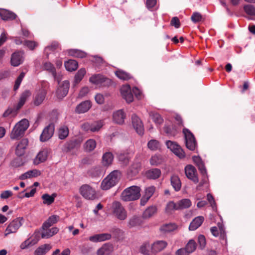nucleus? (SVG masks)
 Masks as SVG:
<instances>
[{"label": "nucleus", "mask_w": 255, "mask_h": 255, "mask_svg": "<svg viewBox=\"0 0 255 255\" xmlns=\"http://www.w3.org/2000/svg\"><path fill=\"white\" fill-rule=\"evenodd\" d=\"M140 188L131 186L125 189L121 194V198L124 201H131L138 199L140 197Z\"/></svg>", "instance_id": "f257e3e1"}, {"label": "nucleus", "mask_w": 255, "mask_h": 255, "mask_svg": "<svg viewBox=\"0 0 255 255\" xmlns=\"http://www.w3.org/2000/svg\"><path fill=\"white\" fill-rule=\"evenodd\" d=\"M29 126V124L27 120L25 119L21 120L13 128L10 135V138L17 139L22 136Z\"/></svg>", "instance_id": "f03ea898"}, {"label": "nucleus", "mask_w": 255, "mask_h": 255, "mask_svg": "<svg viewBox=\"0 0 255 255\" xmlns=\"http://www.w3.org/2000/svg\"><path fill=\"white\" fill-rule=\"evenodd\" d=\"M120 173L117 170L112 172L103 180L101 185V188L107 190L115 186L120 179Z\"/></svg>", "instance_id": "7ed1b4c3"}, {"label": "nucleus", "mask_w": 255, "mask_h": 255, "mask_svg": "<svg viewBox=\"0 0 255 255\" xmlns=\"http://www.w3.org/2000/svg\"><path fill=\"white\" fill-rule=\"evenodd\" d=\"M79 192L81 196L86 200H94L98 198L95 189L88 184L81 186L79 189Z\"/></svg>", "instance_id": "20e7f679"}, {"label": "nucleus", "mask_w": 255, "mask_h": 255, "mask_svg": "<svg viewBox=\"0 0 255 255\" xmlns=\"http://www.w3.org/2000/svg\"><path fill=\"white\" fill-rule=\"evenodd\" d=\"M112 209L113 214L118 219L125 220L127 218V212L119 202H114L112 204Z\"/></svg>", "instance_id": "39448f33"}, {"label": "nucleus", "mask_w": 255, "mask_h": 255, "mask_svg": "<svg viewBox=\"0 0 255 255\" xmlns=\"http://www.w3.org/2000/svg\"><path fill=\"white\" fill-rule=\"evenodd\" d=\"M89 81L99 87H108L112 83L111 79L101 74L93 75L90 78Z\"/></svg>", "instance_id": "423d86ee"}, {"label": "nucleus", "mask_w": 255, "mask_h": 255, "mask_svg": "<svg viewBox=\"0 0 255 255\" xmlns=\"http://www.w3.org/2000/svg\"><path fill=\"white\" fill-rule=\"evenodd\" d=\"M103 125V122L100 120L92 123H84L81 125V128L86 131H90L95 132L99 131Z\"/></svg>", "instance_id": "0eeeda50"}, {"label": "nucleus", "mask_w": 255, "mask_h": 255, "mask_svg": "<svg viewBox=\"0 0 255 255\" xmlns=\"http://www.w3.org/2000/svg\"><path fill=\"white\" fill-rule=\"evenodd\" d=\"M183 132L184 134L186 146L187 148L190 150H195L197 145V143L193 134L186 128H184Z\"/></svg>", "instance_id": "6e6552de"}, {"label": "nucleus", "mask_w": 255, "mask_h": 255, "mask_svg": "<svg viewBox=\"0 0 255 255\" xmlns=\"http://www.w3.org/2000/svg\"><path fill=\"white\" fill-rule=\"evenodd\" d=\"M22 221V218H17L10 222L5 230L4 236L6 237L10 234L16 233L18 229L21 226Z\"/></svg>", "instance_id": "1a4fd4ad"}, {"label": "nucleus", "mask_w": 255, "mask_h": 255, "mask_svg": "<svg viewBox=\"0 0 255 255\" xmlns=\"http://www.w3.org/2000/svg\"><path fill=\"white\" fill-rule=\"evenodd\" d=\"M55 126L53 124H50L43 130L40 136V140L42 142L48 140L53 136L54 132Z\"/></svg>", "instance_id": "9d476101"}, {"label": "nucleus", "mask_w": 255, "mask_h": 255, "mask_svg": "<svg viewBox=\"0 0 255 255\" xmlns=\"http://www.w3.org/2000/svg\"><path fill=\"white\" fill-rule=\"evenodd\" d=\"M166 145L168 148L170 149L179 158H182L185 157V154L183 149L176 142L168 140L166 142Z\"/></svg>", "instance_id": "9b49d317"}, {"label": "nucleus", "mask_w": 255, "mask_h": 255, "mask_svg": "<svg viewBox=\"0 0 255 255\" xmlns=\"http://www.w3.org/2000/svg\"><path fill=\"white\" fill-rule=\"evenodd\" d=\"M132 93V90H131L130 86L128 85H124L121 88V95L128 103H130L133 101Z\"/></svg>", "instance_id": "f8f14e48"}, {"label": "nucleus", "mask_w": 255, "mask_h": 255, "mask_svg": "<svg viewBox=\"0 0 255 255\" xmlns=\"http://www.w3.org/2000/svg\"><path fill=\"white\" fill-rule=\"evenodd\" d=\"M131 120L132 126L136 132L139 135H143L144 133V128L140 119L135 115H133L131 117Z\"/></svg>", "instance_id": "ddd939ff"}, {"label": "nucleus", "mask_w": 255, "mask_h": 255, "mask_svg": "<svg viewBox=\"0 0 255 255\" xmlns=\"http://www.w3.org/2000/svg\"><path fill=\"white\" fill-rule=\"evenodd\" d=\"M185 172L187 177L195 183L198 182L199 180L196 174V168L191 165H187L185 168Z\"/></svg>", "instance_id": "4468645a"}, {"label": "nucleus", "mask_w": 255, "mask_h": 255, "mask_svg": "<svg viewBox=\"0 0 255 255\" xmlns=\"http://www.w3.org/2000/svg\"><path fill=\"white\" fill-rule=\"evenodd\" d=\"M82 141V138L80 137L71 139L64 144L63 150L65 152H69L72 149L79 146Z\"/></svg>", "instance_id": "2eb2a0df"}, {"label": "nucleus", "mask_w": 255, "mask_h": 255, "mask_svg": "<svg viewBox=\"0 0 255 255\" xmlns=\"http://www.w3.org/2000/svg\"><path fill=\"white\" fill-rule=\"evenodd\" d=\"M112 236L110 234L103 233L90 236L89 238V240L93 243H97L110 240Z\"/></svg>", "instance_id": "dca6fc26"}, {"label": "nucleus", "mask_w": 255, "mask_h": 255, "mask_svg": "<svg viewBox=\"0 0 255 255\" xmlns=\"http://www.w3.org/2000/svg\"><path fill=\"white\" fill-rule=\"evenodd\" d=\"M141 166V160L136 156L133 163L128 169V174H130L131 176L137 174L140 171Z\"/></svg>", "instance_id": "f3484780"}, {"label": "nucleus", "mask_w": 255, "mask_h": 255, "mask_svg": "<svg viewBox=\"0 0 255 255\" xmlns=\"http://www.w3.org/2000/svg\"><path fill=\"white\" fill-rule=\"evenodd\" d=\"M69 82L65 80L63 82L62 85L59 86L57 91V95L58 98L62 99L68 94L69 89Z\"/></svg>", "instance_id": "a211bd4d"}, {"label": "nucleus", "mask_w": 255, "mask_h": 255, "mask_svg": "<svg viewBox=\"0 0 255 255\" xmlns=\"http://www.w3.org/2000/svg\"><path fill=\"white\" fill-rule=\"evenodd\" d=\"M28 141L27 138H23L17 144L15 153L18 156H21L25 153V149L28 145Z\"/></svg>", "instance_id": "6ab92c4d"}, {"label": "nucleus", "mask_w": 255, "mask_h": 255, "mask_svg": "<svg viewBox=\"0 0 255 255\" xmlns=\"http://www.w3.org/2000/svg\"><path fill=\"white\" fill-rule=\"evenodd\" d=\"M23 61V53L17 51L13 53L11 56V64L13 66H18Z\"/></svg>", "instance_id": "aec40b11"}, {"label": "nucleus", "mask_w": 255, "mask_h": 255, "mask_svg": "<svg viewBox=\"0 0 255 255\" xmlns=\"http://www.w3.org/2000/svg\"><path fill=\"white\" fill-rule=\"evenodd\" d=\"M167 246V243L165 241H157L151 246V251L153 253H157L162 251Z\"/></svg>", "instance_id": "412c9836"}, {"label": "nucleus", "mask_w": 255, "mask_h": 255, "mask_svg": "<svg viewBox=\"0 0 255 255\" xmlns=\"http://www.w3.org/2000/svg\"><path fill=\"white\" fill-rule=\"evenodd\" d=\"M60 219V217L58 215H53L50 216L47 220H46L42 226V229H46L49 228L53 225L57 223Z\"/></svg>", "instance_id": "4be33fe9"}, {"label": "nucleus", "mask_w": 255, "mask_h": 255, "mask_svg": "<svg viewBox=\"0 0 255 255\" xmlns=\"http://www.w3.org/2000/svg\"><path fill=\"white\" fill-rule=\"evenodd\" d=\"M46 93L44 90L41 89L38 91L33 99V104L38 106L41 105L45 99Z\"/></svg>", "instance_id": "5701e85b"}, {"label": "nucleus", "mask_w": 255, "mask_h": 255, "mask_svg": "<svg viewBox=\"0 0 255 255\" xmlns=\"http://www.w3.org/2000/svg\"><path fill=\"white\" fill-rule=\"evenodd\" d=\"M113 117L114 122L121 125L124 123L126 115L122 110H120L113 113Z\"/></svg>", "instance_id": "b1692460"}, {"label": "nucleus", "mask_w": 255, "mask_h": 255, "mask_svg": "<svg viewBox=\"0 0 255 255\" xmlns=\"http://www.w3.org/2000/svg\"><path fill=\"white\" fill-rule=\"evenodd\" d=\"M113 251L112 244L107 243L104 244L101 248L97 251V255H108Z\"/></svg>", "instance_id": "393cba45"}, {"label": "nucleus", "mask_w": 255, "mask_h": 255, "mask_svg": "<svg viewBox=\"0 0 255 255\" xmlns=\"http://www.w3.org/2000/svg\"><path fill=\"white\" fill-rule=\"evenodd\" d=\"M30 95L31 92L29 90H26L21 94L19 102L15 107L16 110H19L24 105L26 101Z\"/></svg>", "instance_id": "a878e982"}, {"label": "nucleus", "mask_w": 255, "mask_h": 255, "mask_svg": "<svg viewBox=\"0 0 255 255\" xmlns=\"http://www.w3.org/2000/svg\"><path fill=\"white\" fill-rule=\"evenodd\" d=\"M91 104L89 101H85L79 104L76 108V112L79 114L87 112L91 108Z\"/></svg>", "instance_id": "bb28decb"}, {"label": "nucleus", "mask_w": 255, "mask_h": 255, "mask_svg": "<svg viewBox=\"0 0 255 255\" xmlns=\"http://www.w3.org/2000/svg\"><path fill=\"white\" fill-rule=\"evenodd\" d=\"M43 231L41 233V238L43 239H48L56 234L58 231L59 229L57 227H53L51 229H42Z\"/></svg>", "instance_id": "cd10ccee"}, {"label": "nucleus", "mask_w": 255, "mask_h": 255, "mask_svg": "<svg viewBox=\"0 0 255 255\" xmlns=\"http://www.w3.org/2000/svg\"><path fill=\"white\" fill-rule=\"evenodd\" d=\"M204 218L203 216H198L196 217L191 222L189 229L190 231H194L198 228L203 223Z\"/></svg>", "instance_id": "c85d7f7f"}, {"label": "nucleus", "mask_w": 255, "mask_h": 255, "mask_svg": "<svg viewBox=\"0 0 255 255\" xmlns=\"http://www.w3.org/2000/svg\"><path fill=\"white\" fill-rule=\"evenodd\" d=\"M192 159L194 163L198 166L199 170L202 174L206 173V169L205 168L203 161L201 157L199 156H193Z\"/></svg>", "instance_id": "c756f323"}, {"label": "nucleus", "mask_w": 255, "mask_h": 255, "mask_svg": "<svg viewBox=\"0 0 255 255\" xmlns=\"http://www.w3.org/2000/svg\"><path fill=\"white\" fill-rule=\"evenodd\" d=\"M0 16L4 20L14 19L16 17L15 13L6 9H0Z\"/></svg>", "instance_id": "7c9ffc66"}, {"label": "nucleus", "mask_w": 255, "mask_h": 255, "mask_svg": "<svg viewBox=\"0 0 255 255\" xmlns=\"http://www.w3.org/2000/svg\"><path fill=\"white\" fill-rule=\"evenodd\" d=\"M69 130L67 126H61L58 129V136L60 139H65L69 135Z\"/></svg>", "instance_id": "2f4dec72"}, {"label": "nucleus", "mask_w": 255, "mask_h": 255, "mask_svg": "<svg viewBox=\"0 0 255 255\" xmlns=\"http://www.w3.org/2000/svg\"><path fill=\"white\" fill-rule=\"evenodd\" d=\"M47 157V151L45 150L40 151L34 158L33 163L35 165H38V164L45 161L46 160Z\"/></svg>", "instance_id": "473e14b6"}, {"label": "nucleus", "mask_w": 255, "mask_h": 255, "mask_svg": "<svg viewBox=\"0 0 255 255\" xmlns=\"http://www.w3.org/2000/svg\"><path fill=\"white\" fill-rule=\"evenodd\" d=\"M51 246L49 244H44L39 247L34 251V255H45L50 249Z\"/></svg>", "instance_id": "72a5a7b5"}, {"label": "nucleus", "mask_w": 255, "mask_h": 255, "mask_svg": "<svg viewBox=\"0 0 255 255\" xmlns=\"http://www.w3.org/2000/svg\"><path fill=\"white\" fill-rule=\"evenodd\" d=\"M102 158L103 165L105 166H108L112 164L114 156L111 152H108L103 154Z\"/></svg>", "instance_id": "f704fd0d"}, {"label": "nucleus", "mask_w": 255, "mask_h": 255, "mask_svg": "<svg viewBox=\"0 0 255 255\" xmlns=\"http://www.w3.org/2000/svg\"><path fill=\"white\" fill-rule=\"evenodd\" d=\"M157 212V208L152 206L147 208L143 213L142 217L144 219H148L153 216Z\"/></svg>", "instance_id": "c9c22d12"}, {"label": "nucleus", "mask_w": 255, "mask_h": 255, "mask_svg": "<svg viewBox=\"0 0 255 255\" xmlns=\"http://www.w3.org/2000/svg\"><path fill=\"white\" fill-rule=\"evenodd\" d=\"M171 183L175 191H178L181 189V183L179 178L176 175L171 177Z\"/></svg>", "instance_id": "e433bc0d"}, {"label": "nucleus", "mask_w": 255, "mask_h": 255, "mask_svg": "<svg viewBox=\"0 0 255 255\" xmlns=\"http://www.w3.org/2000/svg\"><path fill=\"white\" fill-rule=\"evenodd\" d=\"M40 171L37 170H29L21 175L19 177V179L24 180L28 178L36 177L40 175Z\"/></svg>", "instance_id": "4c0bfd02"}, {"label": "nucleus", "mask_w": 255, "mask_h": 255, "mask_svg": "<svg viewBox=\"0 0 255 255\" xmlns=\"http://www.w3.org/2000/svg\"><path fill=\"white\" fill-rule=\"evenodd\" d=\"M66 69L69 71L76 70L78 68V62L74 60H69L65 62Z\"/></svg>", "instance_id": "58836bf2"}, {"label": "nucleus", "mask_w": 255, "mask_h": 255, "mask_svg": "<svg viewBox=\"0 0 255 255\" xmlns=\"http://www.w3.org/2000/svg\"><path fill=\"white\" fill-rule=\"evenodd\" d=\"M177 203L178 210L186 209L191 206V202L189 199H183Z\"/></svg>", "instance_id": "ea45409f"}, {"label": "nucleus", "mask_w": 255, "mask_h": 255, "mask_svg": "<svg viewBox=\"0 0 255 255\" xmlns=\"http://www.w3.org/2000/svg\"><path fill=\"white\" fill-rule=\"evenodd\" d=\"M96 144L95 140L89 139L85 143L84 148L87 151H92L95 148Z\"/></svg>", "instance_id": "a19ab883"}, {"label": "nucleus", "mask_w": 255, "mask_h": 255, "mask_svg": "<svg viewBox=\"0 0 255 255\" xmlns=\"http://www.w3.org/2000/svg\"><path fill=\"white\" fill-rule=\"evenodd\" d=\"M86 74V70L84 68L80 69L76 74L74 81V86L77 85L83 79Z\"/></svg>", "instance_id": "79ce46f5"}, {"label": "nucleus", "mask_w": 255, "mask_h": 255, "mask_svg": "<svg viewBox=\"0 0 255 255\" xmlns=\"http://www.w3.org/2000/svg\"><path fill=\"white\" fill-rule=\"evenodd\" d=\"M116 75L120 79L128 80L132 78L130 74L122 70H119L115 72Z\"/></svg>", "instance_id": "37998d69"}, {"label": "nucleus", "mask_w": 255, "mask_h": 255, "mask_svg": "<svg viewBox=\"0 0 255 255\" xmlns=\"http://www.w3.org/2000/svg\"><path fill=\"white\" fill-rule=\"evenodd\" d=\"M55 197V194H53L52 195H49L48 194H43L42 196V199L43 200V204L47 205L51 204L54 202Z\"/></svg>", "instance_id": "c03bdc74"}, {"label": "nucleus", "mask_w": 255, "mask_h": 255, "mask_svg": "<svg viewBox=\"0 0 255 255\" xmlns=\"http://www.w3.org/2000/svg\"><path fill=\"white\" fill-rule=\"evenodd\" d=\"M118 159L120 164L124 167L126 166L129 163V158L128 154L121 153L118 155Z\"/></svg>", "instance_id": "a18cd8bd"}, {"label": "nucleus", "mask_w": 255, "mask_h": 255, "mask_svg": "<svg viewBox=\"0 0 255 255\" xmlns=\"http://www.w3.org/2000/svg\"><path fill=\"white\" fill-rule=\"evenodd\" d=\"M149 115L151 117L153 121L157 125H160L163 123V119L159 114L154 112H150Z\"/></svg>", "instance_id": "49530a36"}, {"label": "nucleus", "mask_w": 255, "mask_h": 255, "mask_svg": "<svg viewBox=\"0 0 255 255\" xmlns=\"http://www.w3.org/2000/svg\"><path fill=\"white\" fill-rule=\"evenodd\" d=\"M161 174L160 170L158 169L155 168L149 170L147 173V176L152 179L158 178Z\"/></svg>", "instance_id": "de8ad7c7"}, {"label": "nucleus", "mask_w": 255, "mask_h": 255, "mask_svg": "<svg viewBox=\"0 0 255 255\" xmlns=\"http://www.w3.org/2000/svg\"><path fill=\"white\" fill-rule=\"evenodd\" d=\"M44 70L51 72L54 77L56 75V72L53 65L50 62H45L43 64Z\"/></svg>", "instance_id": "09e8293b"}, {"label": "nucleus", "mask_w": 255, "mask_h": 255, "mask_svg": "<svg viewBox=\"0 0 255 255\" xmlns=\"http://www.w3.org/2000/svg\"><path fill=\"white\" fill-rule=\"evenodd\" d=\"M141 224V221L139 217L137 216H133L131 217L128 221V225L130 227H133L137 226H139Z\"/></svg>", "instance_id": "8fccbe9b"}, {"label": "nucleus", "mask_w": 255, "mask_h": 255, "mask_svg": "<svg viewBox=\"0 0 255 255\" xmlns=\"http://www.w3.org/2000/svg\"><path fill=\"white\" fill-rule=\"evenodd\" d=\"M177 228V226L173 223H169L163 225L161 227L160 230L164 232H170Z\"/></svg>", "instance_id": "3c124183"}, {"label": "nucleus", "mask_w": 255, "mask_h": 255, "mask_svg": "<svg viewBox=\"0 0 255 255\" xmlns=\"http://www.w3.org/2000/svg\"><path fill=\"white\" fill-rule=\"evenodd\" d=\"M189 254L194 252L196 249V244L194 240H190L184 248Z\"/></svg>", "instance_id": "603ef678"}, {"label": "nucleus", "mask_w": 255, "mask_h": 255, "mask_svg": "<svg viewBox=\"0 0 255 255\" xmlns=\"http://www.w3.org/2000/svg\"><path fill=\"white\" fill-rule=\"evenodd\" d=\"M177 203L170 201L168 202L165 208V211L167 213L171 214L174 210H178L177 209Z\"/></svg>", "instance_id": "864d4df0"}, {"label": "nucleus", "mask_w": 255, "mask_h": 255, "mask_svg": "<svg viewBox=\"0 0 255 255\" xmlns=\"http://www.w3.org/2000/svg\"><path fill=\"white\" fill-rule=\"evenodd\" d=\"M59 47V44L57 42H54L51 43L49 46L45 47L44 51L47 56L48 57L50 54V52H53L58 49Z\"/></svg>", "instance_id": "5fc2aeb1"}, {"label": "nucleus", "mask_w": 255, "mask_h": 255, "mask_svg": "<svg viewBox=\"0 0 255 255\" xmlns=\"http://www.w3.org/2000/svg\"><path fill=\"white\" fill-rule=\"evenodd\" d=\"M164 131L168 136H175L176 134V130L172 125H165L164 127Z\"/></svg>", "instance_id": "6e6d98bb"}, {"label": "nucleus", "mask_w": 255, "mask_h": 255, "mask_svg": "<svg viewBox=\"0 0 255 255\" xmlns=\"http://www.w3.org/2000/svg\"><path fill=\"white\" fill-rule=\"evenodd\" d=\"M148 147L152 150H157L160 147L159 142L155 139H151L149 140L147 143Z\"/></svg>", "instance_id": "4d7b16f0"}, {"label": "nucleus", "mask_w": 255, "mask_h": 255, "mask_svg": "<svg viewBox=\"0 0 255 255\" xmlns=\"http://www.w3.org/2000/svg\"><path fill=\"white\" fill-rule=\"evenodd\" d=\"M247 14L250 15H255V6L252 4H247L244 7Z\"/></svg>", "instance_id": "13d9d810"}, {"label": "nucleus", "mask_w": 255, "mask_h": 255, "mask_svg": "<svg viewBox=\"0 0 255 255\" xmlns=\"http://www.w3.org/2000/svg\"><path fill=\"white\" fill-rule=\"evenodd\" d=\"M155 191V188L153 186H150L148 187H146L144 190V196H146L147 198H150V197L153 195Z\"/></svg>", "instance_id": "bf43d9fd"}, {"label": "nucleus", "mask_w": 255, "mask_h": 255, "mask_svg": "<svg viewBox=\"0 0 255 255\" xmlns=\"http://www.w3.org/2000/svg\"><path fill=\"white\" fill-rule=\"evenodd\" d=\"M69 53L73 56L78 58H83L86 56L85 52L78 50H71L69 51Z\"/></svg>", "instance_id": "052dcab7"}, {"label": "nucleus", "mask_w": 255, "mask_h": 255, "mask_svg": "<svg viewBox=\"0 0 255 255\" xmlns=\"http://www.w3.org/2000/svg\"><path fill=\"white\" fill-rule=\"evenodd\" d=\"M162 161V159L160 156L155 154L151 156L150 159V164L152 165H157L159 164Z\"/></svg>", "instance_id": "680f3d73"}, {"label": "nucleus", "mask_w": 255, "mask_h": 255, "mask_svg": "<svg viewBox=\"0 0 255 255\" xmlns=\"http://www.w3.org/2000/svg\"><path fill=\"white\" fill-rule=\"evenodd\" d=\"M24 73L23 72H21L20 75L18 76V77L17 78V79H16L15 80V84H14V90H16L18 89L21 83V81L23 78V77H24Z\"/></svg>", "instance_id": "e2e57ef3"}, {"label": "nucleus", "mask_w": 255, "mask_h": 255, "mask_svg": "<svg viewBox=\"0 0 255 255\" xmlns=\"http://www.w3.org/2000/svg\"><path fill=\"white\" fill-rule=\"evenodd\" d=\"M191 19L193 22L197 23L201 20L202 15L200 13L195 12L192 15Z\"/></svg>", "instance_id": "0e129e2a"}, {"label": "nucleus", "mask_w": 255, "mask_h": 255, "mask_svg": "<svg viewBox=\"0 0 255 255\" xmlns=\"http://www.w3.org/2000/svg\"><path fill=\"white\" fill-rule=\"evenodd\" d=\"M92 57L93 59H91V61L95 63L97 65H100L104 62V60L101 57L98 56L97 55L92 56Z\"/></svg>", "instance_id": "69168bd1"}, {"label": "nucleus", "mask_w": 255, "mask_h": 255, "mask_svg": "<svg viewBox=\"0 0 255 255\" xmlns=\"http://www.w3.org/2000/svg\"><path fill=\"white\" fill-rule=\"evenodd\" d=\"M12 194H13V193L11 191L6 190V191H2L1 193V194L0 195V197L3 199H7L8 198L10 197V196H11L12 195Z\"/></svg>", "instance_id": "338daca9"}, {"label": "nucleus", "mask_w": 255, "mask_h": 255, "mask_svg": "<svg viewBox=\"0 0 255 255\" xmlns=\"http://www.w3.org/2000/svg\"><path fill=\"white\" fill-rule=\"evenodd\" d=\"M149 247V245H144L142 246L140 248L141 253L144 255H155L154 254L149 253V251L147 250V248Z\"/></svg>", "instance_id": "774afa93"}]
</instances>
